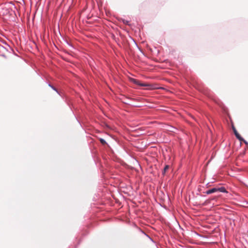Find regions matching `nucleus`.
<instances>
[{
    "instance_id": "nucleus-2",
    "label": "nucleus",
    "mask_w": 248,
    "mask_h": 248,
    "mask_svg": "<svg viewBox=\"0 0 248 248\" xmlns=\"http://www.w3.org/2000/svg\"><path fill=\"white\" fill-rule=\"evenodd\" d=\"M232 129L234 132V133L236 137V138L240 140V141H243L246 144H248L247 142L245 141L240 135V134L237 132V130H236L235 128L234 127H232Z\"/></svg>"
},
{
    "instance_id": "nucleus-1",
    "label": "nucleus",
    "mask_w": 248,
    "mask_h": 248,
    "mask_svg": "<svg viewBox=\"0 0 248 248\" xmlns=\"http://www.w3.org/2000/svg\"><path fill=\"white\" fill-rule=\"evenodd\" d=\"M216 192H221L226 193L227 191H226L225 188L224 187H214L211 188L206 191V194H210Z\"/></svg>"
},
{
    "instance_id": "nucleus-3",
    "label": "nucleus",
    "mask_w": 248,
    "mask_h": 248,
    "mask_svg": "<svg viewBox=\"0 0 248 248\" xmlns=\"http://www.w3.org/2000/svg\"><path fill=\"white\" fill-rule=\"evenodd\" d=\"M132 81L134 83H135L136 84H137V85H140L141 86H147V87H150L151 86V85H147V84H140V83L139 81L137 80V79H132Z\"/></svg>"
},
{
    "instance_id": "nucleus-4",
    "label": "nucleus",
    "mask_w": 248,
    "mask_h": 248,
    "mask_svg": "<svg viewBox=\"0 0 248 248\" xmlns=\"http://www.w3.org/2000/svg\"><path fill=\"white\" fill-rule=\"evenodd\" d=\"M170 168L169 165H166L165 168H164L163 174H165L167 170Z\"/></svg>"
},
{
    "instance_id": "nucleus-5",
    "label": "nucleus",
    "mask_w": 248,
    "mask_h": 248,
    "mask_svg": "<svg viewBox=\"0 0 248 248\" xmlns=\"http://www.w3.org/2000/svg\"><path fill=\"white\" fill-rule=\"evenodd\" d=\"M100 141L102 144H105L106 143L105 140L103 139H100Z\"/></svg>"
}]
</instances>
